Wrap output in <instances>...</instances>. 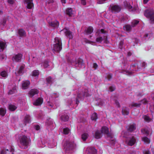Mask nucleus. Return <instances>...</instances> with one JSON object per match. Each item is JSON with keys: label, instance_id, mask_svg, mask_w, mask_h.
<instances>
[{"label": "nucleus", "instance_id": "1", "mask_svg": "<svg viewBox=\"0 0 154 154\" xmlns=\"http://www.w3.org/2000/svg\"><path fill=\"white\" fill-rule=\"evenodd\" d=\"M31 142V140L29 137L25 135L22 136L20 139V143L24 147H22V149H25L27 147Z\"/></svg>", "mask_w": 154, "mask_h": 154}, {"label": "nucleus", "instance_id": "2", "mask_svg": "<svg viewBox=\"0 0 154 154\" xmlns=\"http://www.w3.org/2000/svg\"><path fill=\"white\" fill-rule=\"evenodd\" d=\"M97 33H98V37L96 38V41L99 42H101L103 40L106 42L107 39V35L106 33H105L104 29H101Z\"/></svg>", "mask_w": 154, "mask_h": 154}, {"label": "nucleus", "instance_id": "3", "mask_svg": "<svg viewBox=\"0 0 154 154\" xmlns=\"http://www.w3.org/2000/svg\"><path fill=\"white\" fill-rule=\"evenodd\" d=\"M145 15L149 19L151 23H154V12L152 9H149L146 10L145 13Z\"/></svg>", "mask_w": 154, "mask_h": 154}, {"label": "nucleus", "instance_id": "4", "mask_svg": "<svg viewBox=\"0 0 154 154\" xmlns=\"http://www.w3.org/2000/svg\"><path fill=\"white\" fill-rule=\"evenodd\" d=\"M88 90L87 89H85L83 91H82L81 93L78 94L77 97L76 101V103L77 105H78L79 103V99L82 100L84 97L90 96V94L88 93Z\"/></svg>", "mask_w": 154, "mask_h": 154}, {"label": "nucleus", "instance_id": "5", "mask_svg": "<svg viewBox=\"0 0 154 154\" xmlns=\"http://www.w3.org/2000/svg\"><path fill=\"white\" fill-rule=\"evenodd\" d=\"M64 146L66 148V152L68 153H71L72 150L75 147V144L72 142L67 141L64 144Z\"/></svg>", "mask_w": 154, "mask_h": 154}, {"label": "nucleus", "instance_id": "6", "mask_svg": "<svg viewBox=\"0 0 154 154\" xmlns=\"http://www.w3.org/2000/svg\"><path fill=\"white\" fill-rule=\"evenodd\" d=\"M23 55L20 53L14 54L12 58V60L13 61L16 62H20L22 57Z\"/></svg>", "mask_w": 154, "mask_h": 154}, {"label": "nucleus", "instance_id": "7", "mask_svg": "<svg viewBox=\"0 0 154 154\" xmlns=\"http://www.w3.org/2000/svg\"><path fill=\"white\" fill-rule=\"evenodd\" d=\"M136 141L135 137L133 136L128 139L126 141V143L128 145L132 146L135 143Z\"/></svg>", "mask_w": 154, "mask_h": 154}, {"label": "nucleus", "instance_id": "8", "mask_svg": "<svg viewBox=\"0 0 154 154\" xmlns=\"http://www.w3.org/2000/svg\"><path fill=\"white\" fill-rule=\"evenodd\" d=\"M102 133H103L106 134L107 136L109 137L112 138V135L111 134L109 133L108 128L106 127H103L102 128L101 131Z\"/></svg>", "mask_w": 154, "mask_h": 154}, {"label": "nucleus", "instance_id": "9", "mask_svg": "<svg viewBox=\"0 0 154 154\" xmlns=\"http://www.w3.org/2000/svg\"><path fill=\"white\" fill-rule=\"evenodd\" d=\"M50 18L49 17L47 18V20L50 26L54 28L57 27L59 25V23L56 20L54 21H50L48 20V19Z\"/></svg>", "mask_w": 154, "mask_h": 154}, {"label": "nucleus", "instance_id": "10", "mask_svg": "<svg viewBox=\"0 0 154 154\" xmlns=\"http://www.w3.org/2000/svg\"><path fill=\"white\" fill-rule=\"evenodd\" d=\"M110 8L112 13L118 12L120 11V7L117 5L110 6Z\"/></svg>", "mask_w": 154, "mask_h": 154}, {"label": "nucleus", "instance_id": "11", "mask_svg": "<svg viewBox=\"0 0 154 154\" xmlns=\"http://www.w3.org/2000/svg\"><path fill=\"white\" fill-rule=\"evenodd\" d=\"M97 150L94 147L88 148L86 149V154H97Z\"/></svg>", "mask_w": 154, "mask_h": 154}, {"label": "nucleus", "instance_id": "12", "mask_svg": "<svg viewBox=\"0 0 154 154\" xmlns=\"http://www.w3.org/2000/svg\"><path fill=\"white\" fill-rule=\"evenodd\" d=\"M61 31H63L64 32L66 35L70 39H71L72 38L73 36L72 33L69 30L65 29L61 30Z\"/></svg>", "mask_w": 154, "mask_h": 154}, {"label": "nucleus", "instance_id": "13", "mask_svg": "<svg viewBox=\"0 0 154 154\" xmlns=\"http://www.w3.org/2000/svg\"><path fill=\"white\" fill-rule=\"evenodd\" d=\"M43 99L41 97L38 98L36 99L33 103V104L35 106L41 105L43 103Z\"/></svg>", "mask_w": 154, "mask_h": 154}, {"label": "nucleus", "instance_id": "14", "mask_svg": "<svg viewBox=\"0 0 154 154\" xmlns=\"http://www.w3.org/2000/svg\"><path fill=\"white\" fill-rule=\"evenodd\" d=\"M62 49V45L57 44H54L53 50L55 51L59 52Z\"/></svg>", "mask_w": 154, "mask_h": 154}, {"label": "nucleus", "instance_id": "15", "mask_svg": "<svg viewBox=\"0 0 154 154\" xmlns=\"http://www.w3.org/2000/svg\"><path fill=\"white\" fill-rule=\"evenodd\" d=\"M24 67L25 66L24 65H21L20 67L17 72L15 73L16 74V75H18L22 74L23 73V69Z\"/></svg>", "mask_w": 154, "mask_h": 154}, {"label": "nucleus", "instance_id": "16", "mask_svg": "<svg viewBox=\"0 0 154 154\" xmlns=\"http://www.w3.org/2000/svg\"><path fill=\"white\" fill-rule=\"evenodd\" d=\"M75 66L79 68L84 67L83 60L81 59L78 60L75 63Z\"/></svg>", "mask_w": 154, "mask_h": 154}, {"label": "nucleus", "instance_id": "17", "mask_svg": "<svg viewBox=\"0 0 154 154\" xmlns=\"http://www.w3.org/2000/svg\"><path fill=\"white\" fill-rule=\"evenodd\" d=\"M25 2L27 4V7L29 9H32L33 7L32 0H25Z\"/></svg>", "mask_w": 154, "mask_h": 154}, {"label": "nucleus", "instance_id": "18", "mask_svg": "<svg viewBox=\"0 0 154 154\" xmlns=\"http://www.w3.org/2000/svg\"><path fill=\"white\" fill-rule=\"evenodd\" d=\"M39 93V91L36 89H32L29 93V96L32 97L34 95L38 94Z\"/></svg>", "mask_w": 154, "mask_h": 154}, {"label": "nucleus", "instance_id": "19", "mask_svg": "<svg viewBox=\"0 0 154 154\" xmlns=\"http://www.w3.org/2000/svg\"><path fill=\"white\" fill-rule=\"evenodd\" d=\"M141 131L142 133L143 134H145L146 135H148L151 131V130L150 128L147 127L145 128L142 129Z\"/></svg>", "mask_w": 154, "mask_h": 154}, {"label": "nucleus", "instance_id": "20", "mask_svg": "<svg viewBox=\"0 0 154 154\" xmlns=\"http://www.w3.org/2000/svg\"><path fill=\"white\" fill-rule=\"evenodd\" d=\"M69 117L66 114H63L60 117L61 120L63 122H66L69 119Z\"/></svg>", "mask_w": 154, "mask_h": 154}, {"label": "nucleus", "instance_id": "21", "mask_svg": "<svg viewBox=\"0 0 154 154\" xmlns=\"http://www.w3.org/2000/svg\"><path fill=\"white\" fill-rule=\"evenodd\" d=\"M30 84V82L29 81L23 82L22 85V88L23 89H25L28 88Z\"/></svg>", "mask_w": 154, "mask_h": 154}, {"label": "nucleus", "instance_id": "22", "mask_svg": "<svg viewBox=\"0 0 154 154\" xmlns=\"http://www.w3.org/2000/svg\"><path fill=\"white\" fill-rule=\"evenodd\" d=\"M66 13L69 16L72 17L73 15V11L71 8H68L66 10Z\"/></svg>", "mask_w": 154, "mask_h": 154}, {"label": "nucleus", "instance_id": "23", "mask_svg": "<svg viewBox=\"0 0 154 154\" xmlns=\"http://www.w3.org/2000/svg\"><path fill=\"white\" fill-rule=\"evenodd\" d=\"M136 129V125L134 124L130 125L128 128V131L129 132H132Z\"/></svg>", "mask_w": 154, "mask_h": 154}, {"label": "nucleus", "instance_id": "24", "mask_svg": "<svg viewBox=\"0 0 154 154\" xmlns=\"http://www.w3.org/2000/svg\"><path fill=\"white\" fill-rule=\"evenodd\" d=\"M93 31V29L92 27H88L87 29H85V33L87 35L91 34Z\"/></svg>", "mask_w": 154, "mask_h": 154}, {"label": "nucleus", "instance_id": "25", "mask_svg": "<svg viewBox=\"0 0 154 154\" xmlns=\"http://www.w3.org/2000/svg\"><path fill=\"white\" fill-rule=\"evenodd\" d=\"M101 137L102 135L100 132L98 130H97L95 133V138L97 139H98L100 138Z\"/></svg>", "mask_w": 154, "mask_h": 154}, {"label": "nucleus", "instance_id": "26", "mask_svg": "<svg viewBox=\"0 0 154 154\" xmlns=\"http://www.w3.org/2000/svg\"><path fill=\"white\" fill-rule=\"evenodd\" d=\"M18 32L19 35L20 36H25L26 35L25 31L22 29H19Z\"/></svg>", "mask_w": 154, "mask_h": 154}, {"label": "nucleus", "instance_id": "27", "mask_svg": "<svg viewBox=\"0 0 154 154\" xmlns=\"http://www.w3.org/2000/svg\"><path fill=\"white\" fill-rule=\"evenodd\" d=\"M54 42V44H57L62 45L61 39L58 37H56L55 38Z\"/></svg>", "mask_w": 154, "mask_h": 154}, {"label": "nucleus", "instance_id": "28", "mask_svg": "<svg viewBox=\"0 0 154 154\" xmlns=\"http://www.w3.org/2000/svg\"><path fill=\"white\" fill-rule=\"evenodd\" d=\"M122 113L124 115H128L129 113L128 109L126 107H123L122 110Z\"/></svg>", "mask_w": 154, "mask_h": 154}, {"label": "nucleus", "instance_id": "29", "mask_svg": "<svg viewBox=\"0 0 154 154\" xmlns=\"http://www.w3.org/2000/svg\"><path fill=\"white\" fill-rule=\"evenodd\" d=\"M17 108V107L13 104H10L8 106L9 109L11 111H14Z\"/></svg>", "mask_w": 154, "mask_h": 154}, {"label": "nucleus", "instance_id": "30", "mask_svg": "<svg viewBox=\"0 0 154 154\" xmlns=\"http://www.w3.org/2000/svg\"><path fill=\"white\" fill-rule=\"evenodd\" d=\"M6 43L0 40V48L3 51L5 47Z\"/></svg>", "mask_w": 154, "mask_h": 154}, {"label": "nucleus", "instance_id": "31", "mask_svg": "<svg viewBox=\"0 0 154 154\" xmlns=\"http://www.w3.org/2000/svg\"><path fill=\"white\" fill-rule=\"evenodd\" d=\"M124 29L125 30L127 31H131L132 29V27L130 25H126L123 27Z\"/></svg>", "mask_w": 154, "mask_h": 154}, {"label": "nucleus", "instance_id": "32", "mask_svg": "<svg viewBox=\"0 0 154 154\" xmlns=\"http://www.w3.org/2000/svg\"><path fill=\"white\" fill-rule=\"evenodd\" d=\"M88 134L86 133H83L82 135V138L83 141H85L88 138Z\"/></svg>", "mask_w": 154, "mask_h": 154}, {"label": "nucleus", "instance_id": "33", "mask_svg": "<svg viewBox=\"0 0 154 154\" xmlns=\"http://www.w3.org/2000/svg\"><path fill=\"white\" fill-rule=\"evenodd\" d=\"M6 113V110L4 108H1L0 109V115L2 116H3Z\"/></svg>", "mask_w": 154, "mask_h": 154}, {"label": "nucleus", "instance_id": "34", "mask_svg": "<svg viewBox=\"0 0 154 154\" xmlns=\"http://www.w3.org/2000/svg\"><path fill=\"white\" fill-rule=\"evenodd\" d=\"M0 75L3 77L5 78L7 76L8 74L5 71H3L1 72Z\"/></svg>", "mask_w": 154, "mask_h": 154}, {"label": "nucleus", "instance_id": "35", "mask_svg": "<svg viewBox=\"0 0 154 154\" xmlns=\"http://www.w3.org/2000/svg\"><path fill=\"white\" fill-rule=\"evenodd\" d=\"M30 120V116L28 115H26L25 118L24 122L26 123H29Z\"/></svg>", "mask_w": 154, "mask_h": 154}, {"label": "nucleus", "instance_id": "36", "mask_svg": "<svg viewBox=\"0 0 154 154\" xmlns=\"http://www.w3.org/2000/svg\"><path fill=\"white\" fill-rule=\"evenodd\" d=\"M63 134H68L70 132V130L67 128L63 129Z\"/></svg>", "mask_w": 154, "mask_h": 154}, {"label": "nucleus", "instance_id": "37", "mask_svg": "<svg viewBox=\"0 0 154 154\" xmlns=\"http://www.w3.org/2000/svg\"><path fill=\"white\" fill-rule=\"evenodd\" d=\"M143 141L146 143H150V140L146 137H144L142 138Z\"/></svg>", "mask_w": 154, "mask_h": 154}, {"label": "nucleus", "instance_id": "38", "mask_svg": "<svg viewBox=\"0 0 154 154\" xmlns=\"http://www.w3.org/2000/svg\"><path fill=\"white\" fill-rule=\"evenodd\" d=\"M91 118L93 120L96 121L97 119V114L96 113H94L92 114Z\"/></svg>", "mask_w": 154, "mask_h": 154}, {"label": "nucleus", "instance_id": "39", "mask_svg": "<svg viewBox=\"0 0 154 154\" xmlns=\"http://www.w3.org/2000/svg\"><path fill=\"white\" fill-rule=\"evenodd\" d=\"M139 21L137 20H134L131 23V26L134 27L135 26L139 23Z\"/></svg>", "mask_w": 154, "mask_h": 154}, {"label": "nucleus", "instance_id": "40", "mask_svg": "<svg viewBox=\"0 0 154 154\" xmlns=\"http://www.w3.org/2000/svg\"><path fill=\"white\" fill-rule=\"evenodd\" d=\"M143 117L144 120L146 122H149L151 121V119L147 116H143Z\"/></svg>", "mask_w": 154, "mask_h": 154}, {"label": "nucleus", "instance_id": "41", "mask_svg": "<svg viewBox=\"0 0 154 154\" xmlns=\"http://www.w3.org/2000/svg\"><path fill=\"white\" fill-rule=\"evenodd\" d=\"M39 74V71L37 70H35L32 72V75L34 76H38Z\"/></svg>", "mask_w": 154, "mask_h": 154}, {"label": "nucleus", "instance_id": "42", "mask_svg": "<svg viewBox=\"0 0 154 154\" xmlns=\"http://www.w3.org/2000/svg\"><path fill=\"white\" fill-rule=\"evenodd\" d=\"M126 3V4H125V6L130 11H133L132 10V7L130 5L129 3H128L127 2H125Z\"/></svg>", "mask_w": 154, "mask_h": 154}, {"label": "nucleus", "instance_id": "43", "mask_svg": "<svg viewBox=\"0 0 154 154\" xmlns=\"http://www.w3.org/2000/svg\"><path fill=\"white\" fill-rule=\"evenodd\" d=\"M16 88L15 87L12 90L9 91L8 93V94H13V93L16 92Z\"/></svg>", "mask_w": 154, "mask_h": 154}, {"label": "nucleus", "instance_id": "44", "mask_svg": "<svg viewBox=\"0 0 154 154\" xmlns=\"http://www.w3.org/2000/svg\"><path fill=\"white\" fill-rule=\"evenodd\" d=\"M46 80L48 83L50 84L52 82V79L50 76L47 78L46 79Z\"/></svg>", "mask_w": 154, "mask_h": 154}, {"label": "nucleus", "instance_id": "45", "mask_svg": "<svg viewBox=\"0 0 154 154\" xmlns=\"http://www.w3.org/2000/svg\"><path fill=\"white\" fill-rule=\"evenodd\" d=\"M141 105V103H133L131 104V106H135V107H139Z\"/></svg>", "mask_w": 154, "mask_h": 154}, {"label": "nucleus", "instance_id": "46", "mask_svg": "<svg viewBox=\"0 0 154 154\" xmlns=\"http://www.w3.org/2000/svg\"><path fill=\"white\" fill-rule=\"evenodd\" d=\"M43 66L45 68L49 66L48 62L47 61H45L43 63Z\"/></svg>", "mask_w": 154, "mask_h": 154}, {"label": "nucleus", "instance_id": "47", "mask_svg": "<svg viewBox=\"0 0 154 154\" xmlns=\"http://www.w3.org/2000/svg\"><path fill=\"white\" fill-rule=\"evenodd\" d=\"M46 123L48 125L52 124L53 123V121L51 119H50L47 120Z\"/></svg>", "mask_w": 154, "mask_h": 154}, {"label": "nucleus", "instance_id": "48", "mask_svg": "<svg viewBox=\"0 0 154 154\" xmlns=\"http://www.w3.org/2000/svg\"><path fill=\"white\" fill-rule=\"evenodd\" d=\"M59 96L58 94L57 93H54L52 95V98H56L58 97Z\"/></svg>", "mask_w": 154, "mask_h": 154}, {"label": "nucleus", "instance_id": "49", "mask_svg": "<svg viewBox=\"0 0 154 154\" xmlns=\"http://www.w3.org/2000/svg\"><path fill=\"white\" fill-rule=\"evenodd\" d=\"M80 2L81 3L82 5H86V0H80Z\"/></svg>", "mask_w": 154, "mask_h": 154}, {"label": "nucleus", "instance_id": "50", "mask_svg": "<svg viewBox=\"0 0 154 154\" xmlns=\"http://www.w3.org/2000/svg\"><path fill=\"white\" fill-rule=\"evenodd\" d=\"M148 101L146 100L144 98L141 101V102L143 104H146L147 103Z\"/></svg>", "mask_w": 154, "mask_h": 154}, {"label": "nucleus", "instance_id": "51", "mask_svg": "<svg viewBox=\"0 0 154 154\" xmlns=\"http://www.w3.org/2000/svg\"><path fill=\"white\" fill-rule=\"evenodd\" d=\"M123 44V42L122 41H121L119 45V48L121 49L122 48V46Z\"/></svg>", "mask_w": 154, "mask_h": 154}, {"label": "nucleus", "instance_id": "52", "mask_svg": "<svg viewBox=\"0 0 154 154\" xmlns=\"http://www.w3.org/2000/svg\"><path fill=\"white\" fill-rule=\"evenodd\" d=\"M144 154H150V152L148 150H144L143 151Z\"/></svg>", "mask_w": 154, "mask_h": 154}, {"label": "nucleus", "instance_id": "53", "mask_svg": "<svg viewBox=\"0 0 154 154\" xmlns=\"http://www.w3.org/2000/svg\"><path fill=\"white\" fill-rule=\"evenodd\" d=\"M115 89V88L114 87H112V86H110L109 88V91L112 92Z\"/></svg>", "mask_w": 154, "mask_h": 154}, {"label": "nucleus", "instance_id": "54", "mask_svg": "<svg viewBox=\"0 0 154 154\" xmlns=\"http://www.w3.org/2000/svg\"><path fill=\"white\" fill-rule=\"evenodd\" d=\"M124 73H125L127 75H131L132 74V73L131 72L126 71L124 72Z\"/></svg>", "mask_w": 154, "mask_h": 154}, {"label": "nucleus", "instance_id": "55", "mask_svg": "<svg viewBox=\"0 0 154 154\" xmlns=\"http://www.w3.org/2000/svg\"><path fill=\"white\" fill-rule=\"evenodd\" d=\"M35 129L37 130H38L40 129V126L38 125H36L34 126Z\"/></svg>", "mask_w": 154, "mask_h": 154}, {"label": "nucleus", "instance_id": "56", "mask_svg": "<svg viewBox=\"0 0 154 154\" xmlns=\"http://www.w3.org/2000/svg\"><path fill=\"white\" fill-rule=\"evenodd\" d=\"M8 2L11 4H12L14 3V0H8Z\"/></svg>", "mask_w": 154, "mask_h": 154}, {"label": "nucleus", "instance_id": "57", "mask_svg": "<svg viewBox=\"0 0 154 154\" xmlns=\"http://www.w3.org/2000/svg\"><path fill=\"white\" fill-rule=\"evenodd\" d=\"M98 66V65L96 63H94L93 64V68H94L95 69H96L97 68Z\"/></svg>", "mask_w": 154, "mask_h": 154}, {"label": "nucleus", "instance_id": "58", "mask_svg": "<svg viewBox=\"0 0 154 154\" xmlns=\"http://www.w3.org/2000/svg\"><path fill=\"white\" fill-rule=\"evenodd\" d=\"M6 151H9L11 152H12L14 151V149L12 147H11L9 150L7 149H6Z\"/></svg>", "mask_w": 154, "mask_h": 154}, {"label": "nucleus", "instance_id": "59", "mask_svg": "<svg viewBox=\"0 0 154 154\" xmlns=\"http://www.w3.org/2000/svg\"><path fill=\"white\" fill-rule=\"evenodd\" d=\"M112 75L111 74H109L108 75H107V79H108L109 80L112 78Z\"/></svg>", "mask_w": 154, "mask_h": 154}, {"label": "nucleus", "instance_id": "60", "mask_svg": "<svg viewBox=\"0 0 154 154\" xmlns=\"http://www.w3.org/2000/svg\"><path fill=\"white\" fill-rule=\"evenodd\" d=\"M5 56H4V55H2L0 56V59L1 60H2L4 59H5Z\"/></svg>", "mask_w": 154, "mask_h": 154}, {"label": "nucleus", "instance_id": "61", "mask_svg": "<svg viewBox=\"0 0 154 154\" xmlns=\"http://www.w3.org/2000/svg\"><path fill=\"white\" fill-rule=\"evenodd\" d=\"M127 154H137V153L135 151H133L129 152Z\"/></svg>", "mask_w": 154, "mask_h": 154}, {"label": "nucleus", "instance_id": "62", "mask_svg": "<svg viewBox=\"0 0 154 154\" xmlns=\"http://www.w3.org/2000/svg\"><path fill=\"white\" fill-rule=\"evenodd\" d=\"M115 103L116 104V105L118 107H119V106H120L119 103V102L118 101H117V100H116L115 101Z\"/></svg>", "mask_w": 154, "mask_h": 154}, {"label": "nucleus", "instance_id": "63", "mask_svg": "<svg viewBox=\"0 0 154 154\" xmlns=\"http://www.w3.org/2000/svg\"><path fill=\"white\" fill-rule=\"evenodd\" d=\"M5 150H3L1 152V154H6Z\"/></svg>", "mask_w": 154, "mask_h": 154}, {"label": "nucleus", "instance_id": "64", "mask_svg": "<svg viewBox=\"0 0 154 154\" xmlns=\"http://www.w3.org/2000/svg\"><path fill=\"white\" fill-rule=\"evenodd\" d=\"M6 21L5 20H3V22L2 23V24L3 25V26L5 25V24Z\"/></svg>", "mask_w": 154, "mask_h": 154}]
</instances>
